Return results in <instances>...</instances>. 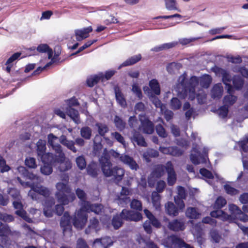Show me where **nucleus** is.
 Segmentation results:
<instances>
[{
    "instance_id": "nucleus-1",
    "label": "nucleus",
    "mask_w": 248,
    "mask_h": 248,
    "mask_svg": "<svg viewBox=\"0 0 248 248\" xmlns=\"http://www.w3.org/2000/svg\"><path fill=\"white\" fill-rule=\"evenodd\" d=\"M186 73L179 77L175 90L181 97L188 96V99L191 100L195 99L196 90L200 89V85L202 88H208L212 80L210 76L205 75L200 78L192 76L186 81Z\"/></svg>"
},
{
    "instance_id": "nucleus-2",
    "label": "nucleus",
    "mask_w": 248,
    "mask_h": 248,
    "mask_svg": "<svg viewBox=\"0 0 248 248\" xmlns=\"http://www.w3.org/2000/svg\"><path fill=\"white\" fill-rule=\"evenodd\" d=\"M78 197L80 200V208L76 211L73 219L74 226L78 229H82L85 226L88 219L87 213L91 212L99 214L103 209V206L100 204H91L86 201L85 192L79 188L76 191Z\"/></svg>"
},
{
    "instance_id": "nucleus-3",
    "label": "nucleus",
    "mask_w": 248,
    "mask_h": 248,
    "mask_svg": "<svg viewBox=\"0 0 248 248\" xmlns=\"http://www.w3.org/2000/svg\"><path fill=\"white\" fill-rule=\"evenodd\" d=\"M107 150L103 152V155L99 158L101 169L104 174L106 177L113 176L117 181H121L124 174V170L123 169L115 167L112 168V163L107 156Z\"/></svg>"
},
{
    "instance_id": "nucleus-4",
    "label": "nucleus",
    "mask_w": 248,
    "mask_h": 248,
    "mask_svg": "<svg viewBox=\"0 0 248 248\" xmlns=\"http://www.w3.org/2000/svg\"><path fill=\"white\" fill-rule=\"evenodd\" d=\"M139 120L140 122V125H139V122L136 117L130 116L128 120V124L129 126L134 129L139 127V129L142 131L144 133L151 134L154 131V125L153 123L149 120L148 117L144 114H140L139 116Z\"/></svg>"
},
{
    "instance_id": "nucleus-5",
    "label": "nucleus",
    "mask_w": 248,
    "mask_h": 248,
    "mask_svg": "<svg viewBox=\"0 0 248 248\" xmlns=\"http://www.w3.org/2000/svg\"><path fill=\"white\" fill-rule=\"evenodd\" d=\"M57 191L56 198L59 202L67 205L73 202L76 198L74 193H71V188L68 184L62 182L57 183L56 185Z\"/></svg>"
},
{
    "instance_id": "nucleus-6",
    "label": "nucleus",
    "mask_w": 248,
    "mask_h": 248,
    "mask_svg": "<svg viewBox=\"0 0 248 248\" xmlns=\"http://www.w3.org/2000/svg\"><path fill=\"white\" fill-rule=\"evenodd\" d=\"M17 179L22 186L31 187L28 195L33 200L37 201L40 195L46 197L50 194V190L45 186L40 185H36L34 183L31 184L30 182H24L18 177Z\"/></svg>"
},
{
    "instance_id": "nucleus-7",
    "label": "nucleus",
    "mask_w": 248,
    "mask_h": 248,
    "mask_svg": "<svg viewBox=\"0 0 248 248\" xmlns=\"http://www.w3.org/2000/svg\"><path fill=\"white\" fill-rule=\"evenodd\" d=\"M208 149L202 147L200 144H193V147L190 156L191 161L195 165L206 163L208 160L207 157Z\"/></svg>"
},
{
    "instance_id": "nucleus-8",
    "label": "nucleus",
    "mask_w": 248,
    "mask_h": 248,
    "mask_svg": "<svg viewBox=\"0 0 248 248\" xmlns=\"http://www.w3.org/2000/svg\"><path fill=\"white\" fill-rule=\"evenodd\" d=\"M227 203L226 200L222 197H219L216 200L213 206L214 211L210 213L212 217L218 218L223 221L231 220L232 217L225 213L221 209Z\"/></svg>"
},
{
    "instance_id": "nucleus-9",
    "label": "nucleus",
    "mask_w": 248,
    "mask_h": 248,
    "mask_svg": "<svg viewBox=\"0 0 248 248\" xmlns=\"http://www.w3.org/2000/svg\"><path fill=\"white\" fill-rule=\"evenodd\" d=\"M105 149L104 150V151ZM107 150V156L108 157L109 160V155H111L115 158L120 157V160L124 164L127 165L129 167L131 170H137L139 168V166L133 158L126 155H120V154L113 150H110L108 152Z\"/></svg>"
},
{
    "instance_id": "nucleus-10",
    "label": "nucleus",
    "mask_w": 248,
    "mask_h": 248,
    "mask_svg": "<svg viewBox=\"0 0 248 248\" xmlns=\"http://www.w3.org/2000/svg\"><path fill=\"white\" fill-rule=\"evenodd\" d=\"M37 153L42 162L51 161L53 159V154L46 153V142L45 140H39L36 143Z\"/></svg>"
},
{
    "instance_id": "nucleus-11",
    "label": "nucleus",
    "mask_w": 248,
    "mask_h": 248,
    "mask_svg": "<svg viewBox=\"0 0 248 248\" xmlns=\"http://www.w3.org/2000/svg\"><path fill=\"white\" fill-rule=\"evenodd\" d=\"M54 162L58 163V169L61 172H65L72 168L71 161L65 157L63 152L54 156Z\"/></svg>"
},
{
    "instance_id": "nucleus-12",
    "label": "nucleus",
    "mask_w": 248,
    "mask_h": 248,
    "mask_svg": "<svg viewBox=\"0 0 248 248\" xmlns=\"http://www.w3.org/2000/svg\"><path fill=\"white\" fill-rule=\"evenodd\" d=\"M68 107L66 108V113L73 121L76 124L80 123L79 113L78 110L73 108L72 107L78 105V100L75 97L72 98L67 100Z\"/></svg>"
},
{
    "instance_id": "nucleus-13",
    "label": "nucleus",
    "mask_w": 248,
    "mask_h": 248,
    "mask_svg": "<svg viewBox=\"0 0 248 248\" xmlns=\"http://www.w3.org/2000/svg\"><path fill=\"white\" fill-rule=\"evenodd\" d=\"M165 168V166L162 165L155 166L148 178V184L151 187L154 186L156 179L159 178L164 175Z\"/></svg>"
},
{
    "instance_id": "nucleus-14",
    "label": "nucleus",
    "mask_w": 248,
    "mask_h": 248,
    "mask_svg": "<svg viewBox=\"0 0 248 248\" xmlns=\"http://www.w3.org/2000/svg\"><path fill=\"white\" fill-rule=\"evenodd\" d=\"M201 174L206 179L207 182L211 185H214L213 182L216 181L217 182H223V179L218 174L215 173L214 175L208 170L202 168L200 170Z\"/></svg>"
},
{
    "instance_id": "nucleus-15",
    "label": "nucleus",
    "mask_w": 248,
    "mask_h": 248,
    "mask_svg": "<svg viewBox=\"0 0 248 248\" xmlns=\"http://www.w3.org/2000/svg\"><path fill=\"white\" fill-rule=\"evenodd\" d=\"M123 218L126 220L138 221L141 219V214L133 211L124 209L121 213Z\"/></svg>"
},
{
    "instance_id": "nucleus-16",
    "label": "nucleus",
    "mask_w": 248,
    "mask_h": 248,
    "mask_svg": "<svg viewBox=\"0 0 248 248\" xmlns=\"http://www.w3.org/2000/svg\"><path fill=\"white\" fill-rule=\"evenodd\" d=\"M48 144L49 147L55 152L57 154H59L62 152V146L58 143L59 138L53 134H49L47 136Z\"/></svg>"
},
{
    "instance_id": "nucleus-17",
    "label": "nucleus",
    "mask_w": 248,
    "mask_h": 248,
    "mask_svg": "<svg viewBox=\"0 0 248 248\" xmlns=\"http://www.w3.org/2000/svg\"><path fill=\"white\" fill-rule=\"evenodd\" d=\"M113 244V241L110 237H104L96 239L93 245L94 248H108Z\"/></svg>"
},
{
    "instance_id": "nucleus-18",
    "label": "nucleus",
    "mask_w": 248,
    "mask_h": 248,
    "mask_svg": "<svg viewBox=\"0 0 248 248\" xmlns=\"http://www.w3.org/2000/svg\"><path fill=\"white\" fill-rule=\"evenodd\" d=\"M217 73L222 77V81L226 85L227 93H231L232 90V87L230 84L232 79L231 76L228 71L221 68H219L217 70Z\"/></svg>"
},
{
    "instance_id": "nucleus-19",
    "label": "nucleus",
    "mask_w": 248,
    "mask_h": 248,
    "mask_svg": "<svg viewBox=\"0 0 248 248\" xmlns=\"http://www.w3.org/2000/svg\"><path fill=\"white\" fill-rule=\"evenodd\" d=\"M178 196L174 197V201L180 210H183L185 205L183 199L186 197V193L185 188L181 186H178L177 188Z\"/></svg>"
},
{
    "instance_id": "nucleus-20",
    "label": "nucleus",
    "mask_w": 248,
    "mask_h": 248,
    "mask_svg": "<svg viewBox=\"0 0 248 248\" xmlns=\"http://www.w3.org/2000/svg\"><path fill=\"white\" fill-rule=\"evenodd\" d=\"M130 192V191L128 188L122 187L120 195L118 196L117 199V202L119 205L124 206L130 202V198L127 197Z\"/></svg>"
},
{
    "instance_id": "nucleus-21",
    "label": "nucleus",
    "mask_w": 248,
    "mask_h": 248,
    "mask_svg": "<svg viewBox=\"0 0 248 248\" xmlns=\"http://www.w3.org/2000/svg\"><path fill=\"white\" fill-rule=\"evenodd\" d=\"M165 169L168 173V184L170 186H173L176 180V175L170 161H168L166 164Z\"/></svg>"
},
{
    "instance_id": "nucleus-22",
    "label": "nucleus",
    "mask_w": 248,
    "mask_h": 248,
    "mask_svg": "<svg viewBox=\"0 0 248 248\" xmlns=\"http://www.w3.org/2000/svg\"><path fill=\"white\" fill-rule=\"evenodd\" d=\"M14 208L16 209V214L22 217L26 221L30 223L32 222L31 219L29 217L27 213L23 209V205L19 202H14L13 203Z\"/></svg>"
},
{
    "instance_id": "nucleus-23",
    "label": "nucleus",
    "mask_w": 248,
    "mask_h": 248,
    "mask_svg": "<svg viewBox=\"0 0 248 248\" xmlns=\"http://www.w3.org/2000/svg\"><path fill=\"white\" fill-rule=\"evenodd\" d=\"M71 217L68 213H64L61 220V226L63 229V233H65L67 232H69L71 231L72 226L71 225Z\"/></svg>"
},
{
    "instance_id": "nucleus-24",
    "label": "nucleus",
    "mask_w": 248,
    "mask_h": 248,
    "mask_svg": "<svg viewBox=\"0 0 248 248\" xmlns=\"http://www.w3.org/2000/svg\"><path fill=\"white\" fill-rule=\"evenodd\" d=\"M202 224L201 222H199L193 225L192 229V232L195 237L197 238L198 242L202 245L203 241L202 237Z\"/></svg>"
},
{
    "instance_id": "nucleus-25",
    "label": "nucleus",
    "mask_w": 248,
    "mask_h": 248,
    "mask_svg": "<svg viewBox=\"0 0 248 248\" xmlns=\"http://www.w3.org/2000/svg\"><path fill=\"white\" fill-rule=\"evenodd\" d=\"M55 204V200L53 198H49L45 201L43 203L44 214L46 217L52 216L53 210V206Z\"/></svg>"
},
{
    "instance_id": "nucleus-26",
    "label": "nucleus",
    "mask_w": 248,
    "mask_h": 248,
    "mask_svg": "<svg viewBox=\"0 0 248 248\" xmlns=\"http://www.w3.org/2000/svg\"><path fill=\"white\" fill-rule=\"evenodd\" d=\"M92 31L93 29L91 26L75 30V33L76 39L78 41H80L88 37L90 32H92Z\"/></svg>"
},
{
    "instance_id": "nucleus-27",
    "label": "nucleus",
    "mask_w": 248,
    "mask_h": 248,
    "mask_svg": "<svg viewBox=\"0 0 248 248\" xmlns=\"http://www.w3.org/2000/svg\"><path fill=\"white\" fill-rule=\"evenodd\" d=\"M168 227L170 230L173 231H182L185 228V223L177 219L169 222Z\"/></svg>"
},
{
    "instance_id": "nucleus-28",
    "label": "nucleus",
    "mask_w": 248,
    "mask_h": 248,
    "mask_svg": "<svg viewBox=\"0 0 248 248\" xmlns=\"http://www.w3.org/2000/svg\"><path fill=\"white\" fill-rule=\"evenodd\" d=\"M59 141L73 152L76 153L77 152V150L75 147V142L73 140H67L65 136H61L59 138Z\"/></svg>"
},
{
    "instance_id": "nucleus-29",
    "label": "nucleus",
    "mask_w": 248,
    "mask_h": 248,
    "mask_svg": "<svg viewBox=\"0 0 248 248\" xmlns=\"http://www.w3.org/2000/svg\"><path fill=\"white\" fill-rule=\"evenodd\" d=\"M223 88L221 83H217L215 84L211 92V97L214 99L220 98L223 93Z\"/></svg>"
},
{
    "instance_id": "nucleus-30",
    "label": "nucleus",
    "mask_w": 248,
    "mask_h": 248,
    "mask_svg": "<svg viewBox=\"0 0 248 248\" xmlns=\"http://www.w3.org/2000/svg\"><path fill=\"white\" fill-rule=\"evenodd\" d=\"M132 142H136L141 146H147V143L145 141L144 138L139 133V132L134 131L132 133V136L131 138Z\"/></svg>"
},
{
    "instance_id": "nucleus-31",
    "label": "nucleus",
    "mask_w": 248,
    "mask_h": 248,
    "mask_svg": "<svg viewBox=\"0 0 248 248\" xmlns=\"http://www.w3.org/2000/svg\"><path fill=\"white\" fill-rule=\"evenodd\" d=\"M18 232L12 231L7 225L3 224L0 222V236H8L9 235H17Z\"/></svg>"
},
{
    "instance_id": "nucleus-32",
    "label": "nucleus",
    "mask_w": 248,
    "mask_h": 248,
    "mask_svg": "<svg viewBox=\"0 0 248 248\" xmlns=\"http://www.w3.org/2000/svg\"><path fill=\"white\" fill-rule=\"evenodd\" d=\"M99 230V222L95 218L90 219L89 224L85 230V233L89 234L93 232H97Z\"/></svg>"
},
{
    "instance_id": "nucleus-33",
    "label": "nucleus",
    "mask_w": 248,
    "mask_h": 248,
    "mask_svg": "<svg viewBox=\"0 0 248 248\" xmlns=\"http://www.w3.org/2000/svg\"><path fill=\"white\" fill-rule=\"evenodd\" d=\"M232 90H232L231 93L225 95L223 99V106L227 107L228 108L233 105L237 99V97L236 96L232 94Z\"/></svg>"
},
{
    "instance_id": "nucleus-34",
    "label": "nucleus",
    "mask_w": 248,
    "mask_h": 248,
    "mask_svg": "<svg viewBox=\"0 0 248 248\" xmlns=\"http://www.w3.org/2000/svg\"><path fill=\"white\" fill-rule=\"evenodd\" d=\"M144 213L154 227L157 228H160L161 223L150 211L145 209L144 210Z\"/></svg>"
},
{
    "instance_id": "nucleus-35",
    "label": "nucleus",
    "mask_w": 248,
    "mask_h": 248,
    "mask_svg": "<svg viewBox=\"0 0 248 248\" xmlns=\"http://www.w3.org/2000/svg\"><path fill=\"white\" fill-rule=\"evenodd\" d=\"M54 156L51 161L48 162H43L44 165L40 168L41 173L46 175H49L52 172V165L54 163Z\"/></svg>"
},
{
    "instance_id": "nucleus-36",
    "label": "nucleus",
    "mask_w": 248,
    "mask_h": 248,
    "mask_svg": "<svg viewBox=\"0 0 248 248\" xmlns=\"http://www.w3.org/2000/svg\"><path fill=\"white\" fill-rule=\"evenodd\" d=\"M21 55V53L16 52L12 55L6 61L5 65H6V71L10 73L11 68L14 65V62L16 61Z\"/></svg>"
},
{
    "instance_id": "nucleus-37",
    "label": "nucleus",
    "mask_w": 248,
    "mask_h": 248,
    "mask_svg": "<svg viewBox=\"0 0 248 248\" xmlns=\"http://www.w3.org/2000/svg\"><path fill=\"white\" fill-rule=\"evenodd\" d=\"M178 44V42L177 41H174L170 43H165L162 44L159 46H155L152 48L153 51L156 52L160 51L163 50H166L169 48L175 47Z\"/></svg>"
},
{
    "instance_id": "nucleus-38",
    "label": "nucleus",
    "mask_w": 248,
    "mask_h": 248,
    "mask_svg": "<svg viewBox=\"0 0 248 248\" xmlns=\"http://www.w3.org/2000/svg\"><path fill=\"white\" fill-rule=\"evenodd\" d=\"M158 155V152L156 150L149 149L143 153V157L146 162H149L151 161V158L156 157Z\"/></svg>"
},
{
    "instance_id": "nucleus-39",
    "label": "nucleus",
    "mask_w": 248,
    "mask_h": 248,
    "mask_svg": "<svg viewBox=\"0 0 248 248\" xmlns=\"http://www.w3.org/2000/svg\"><path fill=\"white\" fill-rule=\"evenodd\" d=\"M115 93V97L117 102L122 107H125L126 105V101L121 93L120 91L119 88L117 87H115L114 88Z\"/></svg>"
},
{
    "instance_id": "nucleus-40",
    "label": "nucleus",
    "mask_w": 248,
    "mask_h": 248,
    "mask_svg": "<svg viewBox=\"0 0 248 248\" xmlns=\"http://www.w3.org/2000/svg\"><path fill=\"white\" fill-rule=\"evenodd\" d=\"M141 58V55L140 54H138L137 55L133 56L127 60H126L125 62H124L120 66L119 68H120L122 66H126L134 64L139 62Z\"/></svg>"
},
{
    "instance_id": "nucleus-41",
    "label": "nucleus",
    "mask_w": 248,
    "mask_h": 248,
    "mask_svg": "<svg viewBox=\"0 0 248 248\" xmlns=\"http://www.w3.org/2000/svg\"><path fill=\"white\" fill-rule=\"evenodd\" d=\"M37 50L39 52L47 53L48 58L50 59L52 58L53 55L52 50L49 48L46 44H41L37 47Z\"/></svg>"
},
{
    "instance_id": "nucleus-42",
    "label": "nucleus",
    "mask_w": 248,
    "mask_h": 248,
    "mask_svg": "<svg viewBox=\"0 0 248 248\" xmlns=\"http://www.w3.org/2000/svg\"><path fill=\"white\" fill-rule=\"evenodd\" d=\"M165 208L167 213L169 215L176 216L178 214L177 208L175 207L174 204L171 202H168L165 205Z\"/></svg>"
},
{
    "instance_id": "nucleus-43",
    "label": "nucleus",
    "mask_w": 248,
    "mask_h": 248,
    "mask_svg": "<svg viewBox=\"0 0 248 248\" xmlns=\"http://www.w3.org/2000/svg\"><path fill=\"white\" fill-rule=\"evenodd\" d=\"M149 86L152 91L156 95H159L160 93V88L158 82L156 79H152L149 82Z\"/></svg>"
},
{
    "instance_id": "nucleus-44",
    "label": "nucleus",
    "mask_w": 248,
    "mask_h": 248,
    "mask_svg": "<svg viewBox=\"0 0 248 248\" xmlns=\"http://www.w3.org/2000/svg\"><path fill=\"white\" fill-rule=\"evenodd\" d=\"M152 200L154 207L156 210H158L160 207V196L156 191H154L152 194Z\"/></svg>"
},
{
    "instance_id": "nucleus-45",
    "label": "nucleus",
    "mask_w": 248,
    "mask_h": 248,
    "mask_svg": "<svg viewBox=\"0 0 248 248\" xmlns=\"http://www.w3.org/2000/svg\"><path fill=\"white\" fill-rule=\"evenodd\" d=\"M186 215L187 217L191 219L198 218L200 215L197 209L194 207H188L186 211Z\"/></svg>"
},
{
    "instance_id": "nucleus-46",
    "label": "nucleus",
    "mask_w": 248,
    "mask_h": 248,
    "mask_svg": "<svg viewBox=\"0 0 248 248\" xmlns=\"http://www.w3.org/2000/svg\"><path fill=\"white\" fill-rule=\"evenodd\" d=\"M199 104H203L206 101V94L202 90L198 89L196 90L195 96Z\"/></svg>"
},
{
    "instance_id": "nucleus-47",
    "label": "nucleus",
    "mask_w": 248,
    "mask_h": 248,
    "mask_svg": "<svg viewBox=\"0 0 248 248\" xmlns=\"http://www.w3.org/2000/svg\"><path fill=\"white\" fill-rule=\"evenodd\" d=\"M123 217L120 215L115 216L112 220V224L115 229H118L122 226L123 222Z\"/></svg>"
},
{
    "instance_id": "nucleus-48",
    "label": "nucleus",
    "mask_w": 248,
    "mask_h": 248,
    "mask_svg": "<svg viewBox=\"0 0 248 248\" xmlns=\"http://www.w3.org/2000/svg\"><path fill=\"white\" fill-rule=\"evenodd\" d=\"M170 240L171 241L172 245L176 248H182L184 241L176 236H171L170 237Z\"/></svg>"
},
{
    "instance_id": "nucleus-49",
    "label": "nucleus",
    "mask_w": 248,
    "mask_h": 248,
    "mask_svg": "<svg viewBox=\"0 0 248 248\" xmlns=\"http://www.w3.org/2000/svg\"><path fill=\"white\" fill-rule=\"evenodd\" d=\"M229 209L231 213V215H230L232 217V220H228L229 222L233 221L235 217L240 212V209L238 207L233 204H230L229 205Z\"/></svg>"
},
{
    "instance_id": "nucleus-50",
    "label": "nucleus",
    "mask_w": 248,
    "mask_h": 248,
    "mask_svg": "<svg viewBox=\"0 0 248 248\" xmlns=\"http://www.w3.org/2000/svg\"><path fill=\"white\" fill-rule=\"evenodd\" d=\"M114 122L116 127L120 131L123 130L125 127V123L119 117L116 116L115 117Z\"/></svg>"
},
{
    "instance_id": "nucleus-51",
    "label": "nucleus",
    "mask_w": 248,
    "mask_h": 248,
    "mask_svg": "<svg viewBox=\"0 0 248 248\" xmlns=\"http://www.w3.org/2000/svg\"><path fill=\"white\" fill-rule=\"evenodd\" d=\"M92 132V129L88 126L83 127L80 130L81 136L86 140H89L91 138Z\"/></svg>"
},
{
    "instance_id": "nucleus-52",
    "label": "nucleus",
    "mask_w": 248,
    "mask_h": 248,
    "mask_svg": "<svg viewBox=\"0 0 248 248\" xmlns=\"http://www.w3.org/2000/svg\"><path fill=\"white\" fill-rule=\"evenodd\" d=\"M10 170L11 168L6 164L5 159L0 155V172L4 173L9 171Z\"/></svg>"
},
{
    "instance_id": "nucleus-53",
    "label": "nucleus",
    "mask_w": 248,
    "mask_h": 248,
    "mask_svg": "<svg viewBox=\"0 0 248 248\" xmlns=\"http://www.w3.org/2000/svg\"><path fill=\"white\" fill-rule=\"evenodd\" d=\"M232 82L234 87L239 90L242 88L244 84L243 78L239 76H234L232 79Z\"/></svg>"
},
{
    "instance_id": "nucleus-54",
    "label": "nucleus",
    "mask_w": 248,
    "mask_h": 248,
    "mask_svg": "<svg viewBox=\"0 0 248 248\" xmlns=\"http://www.w3.org/2000/svg\"><path fill=\"white\" fill-rule=\"evenodd\" d=\"M150 99L156 108H160V112H163L165 106L163 105L158 97L155 96H151Z\"/></svg>"
},
{
    "instance_id": "nucleus-55",
    "label": "nucleus",
    "mask_w": 248,
    "mask_h": 248,
    "mask_svg": "<svg viewBox=\"0 0 248 248\" xmlns=\"http://www.w3.org/2000/svg\"><path fill=\"white\" fill-rule=\"evenodd\" d=\"M166 8L169 10H176L179 11L177 7V4L175 0H165Z\"/></svg>"
},
{
    "instance_id": "nucleus-56",
    "label": "nucleus",
    "mask_w": 248,
    "mask_h": 248,
    "mask_svg": "<svg viewBox=\"0 0 248 248\" xmlns=\"http://www.w3.org/2000/svg\"><path fill=\"white\" fill-rule=\"evenodd\" d=\"M97 166L95 163L91 164L88 166V174L92 177L96 176L97 175Z\"/></svg>"
},
{
    "instance_id": "nucleus-57",
    "label": "nucleus",
    "mask_w": 248,
    "mask_h": 248,
    "mask_svg": "<svg viewBox=\"0 0 248 248\" xmlns=\"http://www.w3.org/2000/svg\"><path fill=\"white\" fill-rule=\"evenodd\" d=\"M101 78H102V77H101ZM100 79H101V77H100V75H95V76H91V77H89L87 80V85L89 87H93Z\"/></svg>"
},
{
    "instance_id": "nucleus-58",
    "label": "nucleus",
    "mask_w": 248,
    "mask_h": 248,
    "mask_svg": "<svg viewBox=\"0 0 248 248\" xmlns=\"http://www.w3.org/2000/svg\"><path fill=\"white\" fill-rule=\"evenodd\" d=\"M111 137L114 138L118 142L121 143L124 147H126V142L124 137L118 132H112L111 134Z\"/></svg>"
},
{
    "instance_id": "nucleus-59",
    "label": "nucleus",
    "mask_w": 248,
    "mask_h": 248,
    "mask_svg": "<svg viewBox=\"0 0 248 248\" xmlns=\"http://www.w3.org/2000/svg\"><path fill=\"white\" fill-rule=\"evenodd\" d=\"M95 126L98 128L99 134L101 136L104 135L108 131V126L105 124L96 123Z\"/></svg>"
},
{
    "instance_id": "nucleus-60",
    "label": "nucleus",
    "mask_w": 248,
    "mask_h": 248,
    "mask_svg": "<svg viewBox=\"0 0 248 248\" xmlns=\"http://www.w3.org/2000/svg\"><path fill=\"white\" fill-rule=\"evenodd\" d=\"M58 55L57 56H54V57L52 59L51 61L49 62H48L45 66L43 67H39L37 69H36L33 74L34 75H38L39 74L41 71H42L43 70L45 69L50 65H51L53 62H54L56 61V57H58Z\"/></svg>"
},
{
    "instance_id": "nucleus-61",
    "label": "nucleus",
    "mask_w": 248,
    "mask_h": 248,
    "mask_svg": "<svg viewBox=\"0 0 248 248\" xmlns=\"http://www.w3.org/2000/svg\"><path fill=\"white\" fill-rule=\"evenodd\" d=\"M181 102L177 98H172L170 102L171 108L174 110L179 109L181 107Z\"/></svg>"
},
{
    "instance_id": "nucleus-62",
    "label": "nucleus",
    "mask_w": 248,
    "mask_h": 248,
    "mask_svg": "<svg viewBox=\"0 0 248 248\" xmlns=\"http://www.w3.org/2000/svg\"><path fill=\"white\" fill-rule=\"evenodd\" d=\"M76 163L78 167L80 170L85 169L86 166V162L83 156H79L77 158Z\"/></svg>"
},
{
    "instance_id": "nucleus-63",
    "label": "nucleus",
    "mask_w": 248,
    "mask_h": 248,
    "mask_svg": "<svg viewBox=\"0 0 248 248\" xmlns=\"http://www.w3.org/2000/svg\"><path fill=\"white\" fill-rule=\"evenodd\" d=\"M25 164L30 168L34 169L37 167L35 159L33 157H27L25 160Z\"/></svg>"
},
{
    "instance_id": "nucleus-64",
    "label": "nucleus",
    "mask_w": 248,
    "mask_h": 248,
    "mask_svg": "<svg viewBox=\"0 0 248 248\" xmlns=\"http://www.w3.org/2000/svg\"><path fill=\"white\" fill-rule=\"evenodd\" d=\"M132 91L136 94V95L141 99L142 97V93L140 87L139 86L137 83H135L132 85Z\"/></svg>"
}]
</instances>
